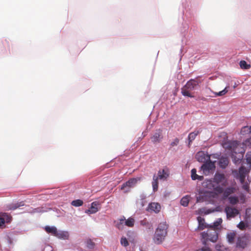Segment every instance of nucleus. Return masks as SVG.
Returning a JSON list of instances; mask_svg holds the SVG:
<instances>
[{"label": "nucleus", "instance_id": "nucleus-9", "mask_svg": "<svg viewBox=\"0 0 251 251\" xmlns=\"http://www.w3.org/2000/svg\"><path fill=\"white\" fill-rule=\"evenodd\" d=\"M225 211L226 214V216L228 219L233 218L239 214V211L236 208H232L229 206L226 207Z\"/></svg>", "mask_w": 251, "mask_h": 251}, {"label": "nucleus", "instance_id": "nucleus-2", "mask_svg": "<svg viewBox=\"0 0 251 251\" xmlns=\"http://www.w3.org/2000/svg\"><path fill=\"white\" fill-rule=\"evenodd\" d=\"M198 84V81L195 79H191L186 83L181 89L182 95L185 97L194 98V93L192 92Z\"/></svg>", "mask_w": 251, "mask_h": 251}, {"label": "nucleus", "instance_id": "nucleus-20", "mask_svg": "<svg viewBox=\"0 0 251 251\" xmlns=\"http://www.w3.org/2000/svg\"><path fill=\"white\" fill-rule=\"evenodd\" d=\"M197 170L195 168L191 170V178L193 180H202L203 179V176H199L197 174Z\"/></svg>", "mask_w": 251, "mask_h": 251}, {"label": "nucleus", "instance_id": "nucleus-31", "mask_svg": "<svg viewBox=\"0 0 251 251\" xmlns=\"http://www.w3.org/2000/svg\"><path fill=\"white\" fill-rule=\"evenodd\" d=\"M228 88H229V86H226L222 91H220L218 93L214 92V93L215 94L216 96H224V95H226L227 93V92L228 91Z\"/></svg>", "mask_w": 251, "mask_h": 251}, {"label": "nucleus", "instance_id": "nucleus-14", "mask_svg": "<svg viewBox=\"0 0 251 251\" xmlns=\"http://www.w3.org/2000/svg\"><path fill=\"white\" fill-rule=\"evenodd\" d=\"M0 217V226H2L6 222H9L11 220V217L5 213H2Z\"/></svg>", "mask_w": 251, "mask_h": 251}, {"label": "nucleus", "instance_id": "nucleus-28", "mask_svg": "<svg viewBox=\"0 0 251 251\" xmlns=\"http://www.w3.org/2000/svg\"><path fill=\"white\" fill-rule=\"evenodd\" d=\"M240 133L242 135H247L251 134L249 126H245L241 130Z\"/></svg>", "mask_w": 251, "mask_h": 251}, {"label": "nucleus", "instance_id": "nucleus-36", "mask_svg": "<svg viewBox=\"0 0 251 251\" xmlns=\"http://www.w3.org/2000/svg\"><path fill=\"white\" fill-rule=\"evenodd\" d=\"M121 243L124 247H127L129 245L127 239L125 237H122L121 238Z\"/></svg>", "mask_w": 251, "mask_h": 251}, {"label": "nucleus", "instance_id": "nucleus-22", "mask_svg": "<svg viewBox=\"0 0 251 251\" xmlns=\"http://www.w3.org/2000/svg\"><path fill=\"white\" fill-rule=\"evenodd\" d=\"M160 205L158 203L152 202L150 204V208L155 213L158 212L160 210Z\"/></svg>", "mask_w": 251, "mask_h": 251}, {"label": "nucleus", "instance_id": "nucleus-16", "mask_svg": "<svg viewBox=\"0 0 251 251\" xmlns=\"http://www.w3.org/2000/svg\"><path fill=\"white\" fill-rule=\"evenodd\" d=\"M97 203L96 202H93L91 203V206L89 209H87L85 211V213L88 214H92L96 213L98 211V208H97Z\"/></svg>", "mask_w": 251, "mask_h": 251}, {"label": "nucleus", "instance_id": "nucleus-37", "mask_svg": "<svg viewBox=\"0 0 251 251\" xmlns=\"http://www.w3.org/2000/svg\"><path fill=\"white\" fill-rule=\"evenodd\" d=\"M246 226L247 225L243 221L240 222L237 226V227L241 230L245 229Z\"/></svg>", "mask_w": 251, "mask_h": 251}, {"label": "nucleus", "instance_id": "nucleus-7", "mask_svg": "<svg viewBox=\"0 0 251 251\" xmlns=\"http://www.w3.org/2000/svg\"><path fill=\"white\" fill-rule=\"evenodd\" d=\"M202 186L204 188L208 190H215L218 192H222V188L219 185H217L214 183L213 180L211 179H206L202 183Z\"/></svg>", "mask_w": 251, "mask_h": 251}, {"label": "nucleus", "instance_id": "nucleus-42", "mask_svg": "<svg viewBox=\"0 0 251 251\" xmlns=\"http://www.w3.org/2000/svg\"><path fill=\"white\" fill-rule=\"evenodd\" d=\"M197 251H211L210 249L208 247L202 248L198 250Z\"/></svg>", "mask_w": 251, "mask_h": 251}, {"label": "nucleus", "instance_id": "nucleus-24", "mask_svg": "<svg viewBox=\"0 0 251 251\" xmlns=\"http://www.w3.org/2000/svg\"><path fill=\"white\" fill-rule=\"evenodd\" d=\"M228 164V160L226 157L221 158L219 161V165L222 168H225Z\"/></svg>", "mask_w": 251, "mask_h": 251}, {"label": "nucleus", "instance_id": "nucleus-32", "mask_svg": "<svg viewBox=\"0 0 251 251\" xmlns=\"http://www.w3.org/2000/svg\"><path fill=\"white\" fill-rule=\"evenodd\" d=\"M248 172V170L244 166H241L239 169V176L244 175L246 176Z\"/></svg>", "mask_w": 251, "mask_h": 251}, {"label": "nucleus", "instance_id": "nucleus-8", "mask_svg": "<svg viewBox=\"0 0 251 251\" xmlns=\"http://www.w3.org/2000/svg\"><path fill=\"white\" fill-rule=\"evenodd\" d=\"M163 139L162 130L158 129L153 133L151 137V142L153 144L160 143Z\"/></svg>", "mask_w": 251, "mask_h": 251}, {"label": "nucleus", "instance_id": "nucleus-46", "mask_svg": "<svg viewBox=\"0 0 251 251\" xmlns=\"http://www.w3.org/2000/svg\"><path fill=\"white\" fill-rule=\"evenodd\" d=\"M147 225L149 226V228H152V226L151 224H149L148 223H147Z\"/></svg>", "mask_w": 251, "mask_h": 251}, {"label": "nucleus", "instance_id": "nucleus-23", "mask_svg": "<svg viewBox=\"0 0 251 251\" xmlns=\"http://www.w3.org/2000/svg\"><path fill=\"white\" fill-rule=\"evenodd\" d=\"M135 223V219L133 218L129 217L127 220H125V226L128 227H132L134 226Z\"/></svg>", "mask_w": 251, "mask_h": 251}, {"label": "nucleus", "instance_id": "nucleus-11", "mask_svg": "<svg viewBox=\"0 0 251 251\" xmlns=\"http://www.w3.org/2000/svg\"><path fill=\"white\" fill-rule=\"evenodd\" d=\"M202 131L201 129H199L198 130H195L193 132H191L188 136V139L189 140V145H190L191 143L192 142L193 140H195L196 136L199 134L200 133H201Z\"/></svg>", "mask_w": 251, "mask_h": 251}, {"label": "nucleus", "instance_id": "nucleus-44", "mask_svg": "<svg viewBox=\"0 0 251 251\" xmlns=\"http://www.w3.org/2000/svg\"><path fill=\"white\" fill-rule=\"evenodd\" d=\"M214 211V210H211V209H208V210H207V211H206V212H205V214H209V213H210L211 212H213Z\"/></svg>", "mask_w": 251, "mask_h": 251}, {"label": "nucleus", "instance_id": "nucleus-27", "mask_svg": "<svg viewBox=\"0 0 251 251\" xmlns=\"http://www.w3.org/2000/svg\"><path fill=\"white\" fill-rule=\"evenodd\" d=\"M236 237V233L234 232L228 233L226 235V238L228 242L231 244L234 242V240Z\"/></svg>", "mask_w": 251, "mask_h": 251}, {"label": "nucleus", "instance_id": "nucleus-45", "mask_svg": "<svg viewBox=\"0 0 251 251\" xmlns=\"http://www.w3.org/2000/svg\"><path fill=\"white\" fill-rule=\"evenodd\" d=\"M141 225L144 226L146 225V221H142L141 222Z\"/></svg>", "mask_w": 251, "mask_h": 251}, {"label": "nucleus", "instance_id": "nucleus-17", "mask_svg": "<svg viewBox=\"0 0 251 251\" xmlns=\"http://www.w3.org/2000/svg\"><path fill=\"white\" fill-rule=\"evenodd\" d=\"M24 201H21V202H17L15 203H12V204L7 205L6 206V209L8 210H15L17 208H18L21 206H24Z\"/></svg>", "mask_w": 251, "mask_h": 251}, {"label": "nucleus", "instance_id": "nucleus-39", "mask_svg": "<svg viewBox=\"0 0 251 251\" xmlns=\"http://www.w3.org/2000/svg\"><path fill=\"white\" fill-rule=\"evenodd\" d=\"M246 160L248 164H251V151L248 152L247 153Z\"/></svg>", "mask_w": 251, "mask_h": 251}, {"label": "nucleus", "instance_id": "nucleus-3", "mask_svg": "<svg viewBox=\"0 0 251 251\" xmlns=\"http://www.w3.org/2000/svg\"><path fill=\"white\" fill-rule=\"evenodd\" d=\"M202 244L206 246L207 242L210 241L212 242H216L218 239L217 232L214 229L207 230L206 232H202L201 233Z\"/></svg>", "mask_w": 251, "mask_h": 251}, {"label": "nucleus", "instance_id": "nucleus-10", "mask_svg": "<svg viewBox=\"0 0 251 251\" xmlns=\"http://www.w3.org/2000/svg\"><path fill=\"white\" fill-rule=\"evenodd\" d=\"M197 160L201 162H205L210 159V156L206 154L203 151L198 152L196 155Z\"/></svg>", "mask_w": 251, "mask_h": 251}, {"label": "nucleus", "instance_id": "nucleus-12", "mask_svg": "<svg viewBox=\"0 0 251 251\" xmlns=\"http://www.w3.org/2000/svg\"><path fill=\"white\" fill-rule=\"evenodd\" d=\"M225 179L224 175L221 174H216L213 178L214 183L218 185V184L223 181Z\"/></svg>", "mask_w": 251, "mask_h": 251}, {"label": "nucleus", "instance_id": "nucleus-19", "mask_svg": "<svg viewBox=\"0 0 251 251\" xmlns=\"http://www.w3.org/2000/svg\"><path fill=\"white\" fill-rule=\"evenodd\" d=\"M236 246L237 247L244 248L246 246V239L244 237H239L237 239L236 243Z\"/></svg>", "mask_w": 251, "mask_h": 251}, {"label": "nucleus", "instance_id": "nucleus-13", "mask_svg": "<svg viewBox=\"0 0 251 251\" xmlns=\"http://www.w3.org/2000/svg\"><path fill=\"white\" fill-rule=\"evenodd\" d=\"M126 218L124 216L121 217V218L118 219L117 221H115V226L119 230H123L125 226V220Z\"/></svg>", "mask_w": 251, "mask_h": 251}, {"label": "nucleus", "instance_id": "nucleus-26", "mask_svg": "<svg viewBox=\"0 0 251 251\" xmlns=\"http://www.w3.org/2000/svg\"><path fill=\"white\" fill-rule=\"evenodd\" d=\"M236 190L235 188L232 187H227L224 191V195L225 197H228L230 194L235 192Z\"/></svg>", "mask_w": 251, "mask_h": 251}, {"label": "nucleus", "instance_id": "nucleus-34", "mask_svg": "<svg viewBox=\"0 0 251 251\" xmlns=\"http://www.w3.org/2000/svg\"><path fill=\"white\" fill-rule=\"evenodd\" d=\"M229 202L232 204H236L239 201L238 198L237 197H230L228 198Z\"/></svg>", "mask_w": 251, "mask_h": 251}, {"label": "nucleus", "instance_id": "nucleus-40", "mask_svg": "<svg viewBox=\"0 0 251 251\" xmlns=\"http://www.w3.org/2000/svg\"><path fill=\"white\" fill-rule=\"evenodd\" d=\"M242 188L244 190L249 191V186L247 182H244V183L243 184Z\"/></svg>", "mask_w": 251, "mask_h": 251}, {"label": "nucleus", "instance_id": "nucleus-5", "mask_svg": "<svg viewBox=\"0 0 251 251\" xmlns=\"http://www.w3.org/2000/svg\"><path fill=\"white\" fill-rule=\"evenodd\" d=\"M215 169V163L211 161L210 159L204 162L203 164L201 166V170L205 176H207L210 173H213Z\"/></svg>", "mask_w": 251, "mask_h": 251}, {"label": "nucleus", "instance_id": "nucleus-43", "mask_svg": "<svg viewBox=\"0 0 251 251\" xmlns=\"http://www.w3.org/2000/svg\"><path fill=\"white\" fill-rule=\"evenodd\" d=\"M203 201V198L201 196L197 197V202H201Z\"/></svg>", "mask_w": 251, "mask_h": 251}, {"label": "nucleus", "instance_id": "nucleus-38", "mask_svg": "<svg viewBox=\"0 0 251 251\" xmlns=\"http://www.w3.org/2000/svg\"><path fill=\"white\" fill-rule=\"evenodd\" d=\"M179 140L178 138H176L174 139V140L171 142V143L170 144V146L171 147H173L174 146H177L178 143H179Z\"/></svg>", "mask_w": 251, "mask_h": 251}, {"label": "nucleus", "instance_id": "nucleus-30", "mask_svg": "<svg viewBox=\"0 0 251 251\" xmlns=\"http://www.w3.org/2000/svg\"><path fill=\"white\" fill-rule=\"evenodd\" d=\"M239 65L240 68L242 69H249L251 68V65L247 64L244 60L241 61L239 63Z\"/></svg>", "mask_w": 251, "mask_h": 251}, {"label": "nucleus", "instance_id": "nucleus-47", "mask_svg": "<svg viewBox=\"0 0 251 251\" xmlns=\"http://www.w3.org/2000/svg\"><path fill=\"white\" fill-rule=\"evenodd\" d=\"M249 127H250V132H251V126H249Z\"/></svg>", "mask_w": 251, "mask_h": 251}, {"label": "nucleus", "instance_id": "nucleus-1", "mask_svg": "<svg viewBox=\"0 0 251 251\" xmlns=\"http://www.w3.org/2000/svg\"><path fill=\"white\" fill-rule=\"evenodd\" d=\"M168 225L166 222L160 223L156 229L153 240L157 244H161L165 239L167 235Z\"/></svg>", "mask_w": 251, "mask_h": 251}, {"label": "nucleus", "instance_id": "nucleus-4", "mask_svg": "<svg viewBox=\"0 0 251 251\" xmlns=\"http://www.w3.org/2000/svg\"><path fill=\"white\" fill-rule=\"evenodd\" d=\"M169 176V173L167 170L162 169L160 170L158 172L157 176L154 175L153 176L152 181V186L153 191L156 192L158 189V179L166 180Z\"/></svg>", "mask_w": 251, "mask_h": 251}, {"label": "nucleus", "instance_id": "nucleus-41", "mask_svg": "<svg viewBox=\"0 0 251 251\" xmlns=\"http://www.w3.org/2000/svg\"><path fill=\"white\" fill-rule=\"evenodd\" d=\"M245 178H246V176L244 175H242V176H239L240 181L242 184L244 183L245 180Z\"/></svg>", "mask_w": 251, "mask_h": 251}, {"label": "nucleus", "instance_id": "nucleus-15", "mask_svg": "<svg viewBox=\"0 0 251 251\" xmlns=\"http://www.w3.org/2000/svg\"><path fill=\"white\" fill-rule=\"evenodd\" d=\"M197 220L199 222L198 229L200 230H202L205 228L209 227V225H206L204 222V219L202 217L199 216L197 217Z\"/></svg>", "mask_w": 251, "mask_h": 251}, {"label": "nucleus", "instance_id": "nucleus-29", "mask_svg": "<svg viewBox=\"0 0 251 251\" xmlns=\"http://www.w3.org/2000/svg\"><path fill=\"white\" fill-rule=\"evenodd\" d=\"M222 221V219L221 218H219L216 221L214 222L213 225L209 226V227L212 228L213 229L215 230L217 228V227L221 224Z\"/></svg>", "mask_w": 251, "mask_h": 251}, {"label": "nucleus", "instance_id": "nucleus-6", "mask_svg": "<svg viewBox=\"0 0 251 251\" xmlns=\"http://www.w3.org/2000/svg\"><path fill=\"white\" fill-rule=\"evenodd\" d=\"M140 178H132L128 181L123 183L121 186V189L124 190L125 193L129 192L130 189L134 187L138 181L140 180Z\"/></svg>", "mask_w": 251, "mask_h": 251}, {"label": "nucleus", "instance_id": "nucleus-21", "mask_svg": "<svg viewBox=\"0 0 251 251\" xmlns=\"http://www.w3.org/2000/svg\"><path fill=\"white\" fill-rule=\"evenodd\" d=\"M44 229L48 233H50L53 236L57 233V229L55 226H46Z\"/></svg>", "mask_w": 251, "mask_h": 251}, {"label": "nucleus", "instance_id": "nucleus-25", "mask_svg": "<svg viewBox=\"0 0 251 251\" xmlns=\"http://www.w3.org/2000/svg\"><path fill=\"white\" fill-rule=\"evenodd\" d=\"M190 201V196L186 195L183 197L180 200V204L183 206H188Z\"/></svg>", "mask_w": 251, "mask_h": 251}, {"label": "nucleus", "instance_id": "nucleus-35", "mask_svg": "<svg viewBox=\"0 0 251 251\" xmlns=\"http://www.w3.org/2000/svg\"><path fill=\"white\" fill-rule=\"evenodd\" d=\"M95 243L91 240L88 239L86 241V246L89 249H93L95 247Z\"/></svg>", "mask_w": 251, "mask_h": 251}, {"label": "nucleus", "instance_id": "nucleus-18", "mask_svg": "<svg viewBox=\"0 0 251 251\" xmlns=\"http://www.w3.org/2000/svg\"><path fill=\"white\" fill-rule=\"evenodd\" d=\"M55 236L59 239L66 240L68 239L69 234L67 231H58L57 230V233L55 234Z\"/></svg>", "mask_w": 251, "mask_h": 251}, {"label": "nucleus", "instance_id": "nucleus-33", "mask_svg": "<svg viewBox=\"0 0 251 251\" xmlns=\"http://www.w3.org/2000/svg\"><path fill=\"white\" fill-rule=\"evenodd\" d=\"M71 204L75 207H78L82 205L83 201L81 200H76L72 201Z\"/></svg>", "mask_w": 251, "mask_h": 251}]
</instances>
